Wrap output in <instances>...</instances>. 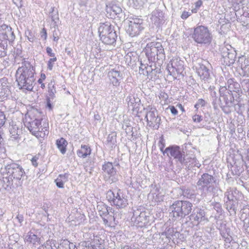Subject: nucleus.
<instances>
[{
    "label": "nucleus",
    "instance_id": "4468645a",
    "mask_svg": "<svg viewBox=\"0 0 249 249\" xmlns=\"http://www.w3.org/2000/svg\"><path fill=\"white\" fill-rule=\"evenodd\" d=\"M142 20L139 19H134L130 21L126 29V32L132 37L138 35L140 32L143 29L141 26Z\"/></svg>",
    "mask_w": 249,
    "mask_h": 249
},
{
    "label": "nucleus",
    "instance_id": "de8ad7c7",
    "mask_svg": "<svg viewBox=\"0 0 249 249\" xmlns=\"http://www.w3.org/2000/svg\"><path fill=\"white\" fill-rule=\"evenodd\" d=\"M57 60L56 57H54L52 58H50L48 62L47 65H48V69L51 71L53 69V62L56 61Z\"/></svg>",
    "mask_w": 249,
    "mask_h": 249
},
{
    "label": "nucleus",
    "instance_id": "49530a36",
    "mask_svg": "<svg viewBox=\"0 0 249 249\" xmlns=\"http://www.w3.org/2000/svg\"><path fill=\"white\" fill-rule=\"evenodd\" d=\"M206 104V102L204 100L202 99H199L198 100L197 103L195 105V107L197 109L200 107H204Z\"/></svg>",
    "mask_w": 249,
    "mask_h": 249
},
{
    "label": "nucleus",
    "instance_id": "79ce46f5",
    "mask_svg": "<svg viewBox=\"0 0 249 249\" xmlns=\"http://www.w3.org/2000/svg\"><path fill=\"white\" fill-rule=\"evenodd\" d=\"M227 209L229 212H233L236 213V207L234 204V201L232 202L230 201H226Z\"/></svg>",
    "mask_w": 249,
    "mask_h": 249
},
{
    "label": "nucleus",
    "instance_id": "09e8293b",
    "mask_svg": "<svg viewBox=\"0 0 249 249\" xmlns=\"http://www.w3.org/2000/svg\"><path fill=\"white\" fill-rule=\"evenodd\" d=\"M166 110H169L170 112L174 116L177 115L178 113L177 109L173 106H169L166 109Z\"/></svg>",
    "mask_w": 249,
    "mask_h": 249
},
{
    "label": "nucleus",
    "instance_id": "680f3d73",
    "mask_svg": "<svg viewBox=\"0 0 249 249\" xmlns=\"http://www.w3.org/2000/svg\"><path fill=\"white\" fill-rule=\"evenodd\" d=\"M102 217V219H103V220L104 221V223L107 226H111L112 223H111L109 221H108V220L107 218V217L106 216H104V217Z\"/></svg>",
    "mask_w": 249,
    "mask_h": 249
},
{
    "label": "nucleus",
    "instance_id": "864d4df0",
    "mask_svg": "<svg viewBox=\"0 0 249 249\" xmlns=\"http://www.w3.org/2000/svg\"><path fill=\"white\" fill-rule=\"evenodd\" d=\"M25 34L28 40L32 42H34V41L35 40V37L33 35L31 34V33L30 31H28V35H27V32H26Z\"/></svg>",
    "mask_w": 249,
    "mask_h": 249
},
{
    "label": "nucleus",
    "instance_id": "f704fd0d",
    "mask_svg": "<svg viewBox=\"0 0 249 249\" xmlns=\"http://www.w3.org/2000/svg\"><path fill=\"white\" fill-rule=\"evenodd\" d=\"M137 99H139L137 95L135 96L134 95L130 94L126 99L128 107L130 108L132 106H133V105H135V102H136Z\"/></svg>",
    "mask_w": 249,
    "mask_h": 249
},
{
    "label": "nucleus",
    "instance_id": "7ed1b4c3",
    "mask_svg": "<svg viewBox=\"0 0 249 249\" xmlns=\"http://www.w3.org/2000/svg\"><path fill=\"white\" fill-rule=\"evenodd\" d=\"M98 33L100 39L105 44L113 45L115 44L117 36L110 23H101Z\"/></svg>",
    "mask_w": 249,
    "mask_h": 249
},
{
    "label": "nucleus",
    "instance_id": "f257e3e1",
    "mask_svg": "<svg viewBox=\"0 0 249 249\" xmlns=\"http://www.w3.org/2000/svg\"><path fill=\"white\" fill-rule=\"evenodd\" d=\"M21 65L16 73V81L19 89L31 91L36 79L35 68L30 62L24 58L22 59Z\"/></svg>",
    "mask_w": 249,
    "mask_h": 249
},
{
    "label": "nucleus",
    "instance_id": "37998d69",
    "mask_svg": "<svg viewBox=\"0 0 249 249\" xmlns=\"http://www.w3.org/2000/svg\"><path fill=\"white\" fill-rule=\"evenodd\" d=\"M45 244L47 245L48 247H50L52 249H58L59 246H56V242L55 240H51V241H47Z\"/></svg>",
    "mask_w": 249,
    "mask_h": 249
},
{
    "label": "nucleus",
    "instance_id": "cd10ccee",
    "mask_svg": "<svg viewBox=\"0 0 249 249\" xmlns=\"http://www.w3.org/2000/svg\"><path fill=\"white\" fill-rule=\"evenodd\" d=\"M22 127V125H19ZM22 127L19 128L18 125H11L9 131L14 138L17 139L22 133Z\"/></svg>",
    "mask_w": 249,
    "mask_h": 249
},
{
    "label": "nucleus",
    "instance_id": "a19ab883",
    "mask_svg": "<svg viewBox=\"0 0 249 249\" xmlns=\"http://www.w3.org/2000/svg\"><path fill=\"white\" fill-rule=\"evenodd\" d=\"M9 83L6 77L0 79V89H9Z\"/></svg>",
    "mask_w": 249,
    "mask_h": 249
},
{
    "label": "nucleus",
    "instance_id": "3c124183",
    "mask_svg": "<svg viewBox=\"0 0 249 249\" xmlns=\"http://www.w3.org/2000/svg\"><path fill=\"white\" fill-rule=\"evenodd\" d=\"M147 75L153 73V69L152 68V66H148V65H143Z\"/></svg>",
    "mask_w": 249,
    "mask_h": 249
},
{
    "label": "nucleus",
    "instance_id": "4c0bfd02",
    "mask_svg": "<svg viewBox=\"0 0 249 249\" xmlns=\"http://www.w3.org/2000/svg\"><path fill=\"white\" fill-rule=\"evenodd\" d=\"M10 90L9 89H0V99L3 101L9 95Z\"/></svg>",
    "mask_w": 249,
    "mask_h": 249
},
{
    "label": "nucleus",
    "instance_id": "4d7b16f0",
    "mask_svg": "<svg viewBox=\"0 0 249 249\" xmlns=\"http://www.w3.org/2000/svg\"><path fill=\"white\" fill-rule=\"evenodd\" d=\"M41 36L42 38H44L45 40L46 39L47 37V34L46 30L44 28L42 29L41 32Z\"/></svg>",
    "mask_w": 249,
    "mask_h": 249
},
{
    "label": "nucleus",
    "instance_id": "bb28decb",
    "mask_svg": "<svg viewBox=\"0 0 249 249\" xmlns=\"http://www.w3.org/2000/svg\"><path fill=\"white\" fill-rule=\"evenodd\" d=\"M59 249H78L75 245L65 239L61 240L59 244Z\"/></svg>",
    "mask_w": 249,
    "mask_h": 249
},
{
    "label": "nucleus",
    "instance_id": "39448f33",
    "mask_svg": "<svg viewBox=\"0 0 249 249\" xmlns=\"http://www.w3.org/2000/svg\"><path fill=\"white\" fill-rule=\"evenodd\" d=\"M192 37L198 44H209L212 40V35L208 27L199 25L194 28Z\"/></svg>",
    "mask_w": 249,
    "mask_h": 249
},
{
    "label": "nucleus",
    "instance_id": "e433bc0d",
    "mask_svg": "<svg viewBox=\"0 0 249 249\" xmlns=\"http://www.w3.org/2000/svg\"><path fill=\"white\" fill-rule=\"evenodd\" d=\"M32 134L36 137L37 130H40L39 125H24Z\"/></svg>",
    "mask_w": 249,
    "mask_h": 249
},
{
    "label": "nucleus",
    "instance_id": "e2e57ef3",
    "mask_svg": "<svg viewBox=\"0 0 249 249\" xmlns=\"http://www.w3.org/2000/svg\"><path fill=\"white\" fill-rule=\"evenodd\" d=\"M106 217L108 220V221H109L112 224L113 222L115 221V217H114V216L112 215L111 214H110L109 213L108 214V215L106 216Z\"/></svg>",
    "mask_w": 249,
    "mask_h": 249
},
{
    "label": "nucleus",
    "instance_id": "338daca9",
    "mask_svg": "<svg viewBox=\"0 0 249 249\" xmlns=\"http://www.w3.org/2000/svg\"><path fill=\"white\" fill-rule=\"evenodd\" d=\"M101 119L100 116L99 114L94 115V120L95 121V124H98L100 123V120Z\"/></svg>",
    "mask_w": 249,
    "mask_h": 249
},
{
    "label": "nucleus",
    "instance_id": "f3484780",
    "mask_svg": "<svg viewBox=\"0 0 249 249\" xmlns=\"http://www.w3.org/2000/svg\"><path fill=\"white\" fill-rule=\"evenodd\" d=\"M0 32L3 40L6 41L9 40L11 42L14 41L15 35L11 27L6 24H3L0 26Z\"/></svg>",
    "mask_w": 249,
    "mask_h": 249
},
{
    "label": "nucleus",
    "instance_id": "603ef678",
    "mask_svg": "<svg viewBox=\"0 0 249 249\" xmlns=\"http://www.w3.org/2000/svg\"><path fill=\"white\" fill-rule=\"evenodd\" d=\"M202 120V117L198 115H195L193 116V120L195 123H199Z\"/></svg>",
    "mask_w": 249,
    "mask_h": 249
},
{
    "label": "nucleus",
    "instance_id": "774afa93",
    "mask_svg": "<svg viewBox=\"0 0 249 249\" xmlns=\"http://www.w3.org/2000/svg\"><path fill=\"white\" fill-rule=\"evenodd\" d=\"M37 249H52L50 247H48L47 245L45 244L42 245L40 246Z\"/></svg>",
    "mask_w": 249,
    "mask_h": 249
},
{
    "label": "nucleus",
    "instance_id": "052dcab7",
    "mask_svg": "<svg viewBox=\"0 0 249 249\" xmlns=\"http://www.w3.org/2000/svg\"><path fill=\"white\" fill-rule=\"evenodd\" d=\"M102 217V219H103V220L104 221V223L107 226H111L112 223H111L109 221H108V220L107 218V217L106 216H104V217Z\"/></svg>",
    "mask_w": 249,
    "mask_h": 249
},
{
    "label": "nucleus",
    "instance_id": "393cba45",
    "mask_svg": "<svg viewBox=\"0 0 249 249\" xmlns=\"http://www.w3.org/2000/svg\"><path fill=\"white\" fill-rule=\"evenodd\" d=\"M229 91L231 94L232 91H234L238 93L240 90V84L237 82H234L232 79H229L228 81Z\"/></svg>",
    "mask_w": 249,
    "mask_h": 249
},
{
    "label": "nucleus",
    "instance_id": "c756f323",
    "mask_svg": "<svg viewBox=\"0 0 249 249\" xmlns=\"http://www.w3.org/2000/svg\"><path fill=\"white\" fill-rule=\"evenodd\" d=\"M116 143V135H108L106 142V146L110 149H112L115 145Z\"/></svg>",
    "mask_w": 249,
    "mask_h": 249
},
{
    "label": "nucleus",
    "instance_id": "6ab92c4d",
    "mask_svg": "<svg viewBox=\"0 0 249 249\" xmlns=\"http://www.w3.org/2000/svg\"><path fill=\"white\" fill-rule=\"evenodd\" d=\"M147 109L148 110L146 116L147 121L151 122L152 124H160V119L158 116H156V108L151 106H148Z\"/></svg>",
    "mask_w": 249,
    "mask_h": 249
},
{
    "label": "nucleus",
    "instance_id": "a878e982",
    "mask_svg": "<svg viewBox=\"0 0 249 249\" xmlns=\"http://www.w3.org/2000/svg\"><path fill=\"white\" fill-rule=\"evenodd\" d=\"M56 144L58 149L63 154L66 151V146L68 144L67 142L63 138H61L56 141Z\"/></svg>",
    "mask_w": 249,
    "mask_h": 249
},
{
    "label": "nucleus",
    "instance_id": "c03bdc74",
    "mask_svg": "<svg viewBox=\"0 0 249 249\" xmlns=\"http://www.w3.org/2000/svg\"><path fill=\"white\" fill-rule=\"evenodd\" d=\"M50 17L51 18L52 21L54 24H56L59 19L58 15L57 12L56 13L53 12V11L50 13Z\"/></svg>",
    "mask_w": 249,
    "mask_h": 249
},
{
    "label": "nucleus",
    "instance_id": "69168bd1",
    "mask_svg": "<svg viewBox=\"0 0 249 249\" xmlns=\"http://www.w3.org/2000/svg\"><path fill=\"white\" fill-rule=\"evenodd\" d=\"M249 19V18H246L244 20H242L241 21L242 24L244 26H249V22H248V20Z\"/></svg>",
    "mask_w": 249,
    "mask_h": 249
},
{
    "label": "nucleus",
    "instance_id": "5fc2aeb1",
    "mask_svg": "<svg viewBox=\"0 0 249 249\" xmlns=\"http://www.w3.org/2000/svg\"><path fill=\"white\" fill-rule=\"evenodd\" d=\"M5 120V116L4 113L0 111V124H4Z\"/></svg>",
    "mask_w": 249,
    "mask_h": 249
},
{
    "label": "nucleus",
    "instance_id": "aec40b11",
    "mask_svg": "<svg viewBox=\"0 0 249 249\" xmlns=\"http://www.w3.org/2000/svg\"><path fill=\"white\" fill-rule=\"evenodd\" d=\"M106 6L107 13L113 12L116 15H118V17L124 18V14L122 13V9L119 4L111 2L107 4Z\"/></svg>",
    "mask_w": 249,
    "mask_h": 249
},
{
    "label": "nucleus",
    "instance_id": "4be33fe9",
    "mask_svg": "<svg viewBox=\"0 0 249 249\" xmlns=\"http://www.w3.org/2000/svg\"><path fill=\"white\" fill-rule=\"evenodd\" d=\"M69 175L68 173L60 174L57 178L55 179V182L57 187L59 188H63L64 184L68 181Z\"/></svg>",
    "mask_w": 249,
    "mask_h": 249
},
{
    "label": "nucleus",
    "instance_id": "bf43d9fd",
    "mask_svg": "<svg viewBox=\"0 0 249 249\" xmlns=\"http://www.w3.org/2000/svg\"><path fill=\"white\" fill-rule=\"evenodd\" d=\"M37 160L38 158L36 156L34 157L31 160L32 163L35 167H36L38 165V163L37 162Z\"/></svg>",
    "mask_w": 249,
    "mask_h": 249
},
{
    "label": "nucleus",
    "instance_id": "0e129e2a",
    "mask_svg": "<svg viewBox=\"0 0 249 249\" xmlns=\"http://www.w3.org/2000/svg\"><path fill=\"white\" fill-rule=\"evenodd\" d=\"M16 218L19 223H21L24 220V217L22 214H18Z\"/></svg>",
    "mask_w": 249,
    "mask_h": 249
},
{
    "label": "nucleus",
    "instance_id": "2f4dec72",
    "mask_svg": "<svg viewBox=\"0 0 249 249\" xmlns=\"http://www.w3.org/2000/svg\"><path fill=\"white\" fill-rule=\"evenodd\" d=\"M145 0H129L130 5L136 9L140 8L144 4Z\"/></svg>",
    "mask_w": 249,
    "mask_h": 249
},
{
    "label": "nucleus",
    "instance_id": "0eeeda50",
    "mask_svg": "<svg viewBox=\"0 0 249 249\" xmlns=\"http://www.w3.org/2000/svg\"><path fill=\"white\" fill-rule=\"evenodd\" d=\"M221 63L225 66H231L234 63L236 52L231 45L226 44L219 48Z\"/></svg>",
    "mask_w": 249,
    "mask_h": 249
},
{
    "label": "nucleus",
    "instance_id": "58836bf2",
    "mask_svg": "<svg viewBox=\"0 0 249 249\" xmlns=\"http://www.w3.org/2000/svg\"><path fill=\"white\" fill-rule=\"evenodd\" d=\"M55 99H51L50 98H46V107L49 109V111H52L53 109L54 106V102Z\"/></svg>",
    "mask_w": 249,
    "mask_h": 249
},
{
    "label": "nucleus",
    "instance_id": "ea45409f",
    "mask_svg": "<svg viewBox=\"0 0 249 249\" xmlns=\"http://www.w3.org/2000/svg\"><path fill=\"white\" fill-rule=\"evenodd\" d=\"M225 196L227 197V201L230 202H232L234 201V196H233V191L231 189L228 190L225 193Z\"/></svg>",
    "mask_w": 249,
    "mask_h": 249
},
{
    "label": "nucleus",
    "instance_id": "412c9836",
    "mask_svg": "<svg viewBox=\"0 0 249 249\" xmlns=\"http://www.w3.org/2000/svg\"><path fill=\"white\" fill-rule=\"evenodd\" d=\"M119 165L118 163H116L115 165H113L112 162H107L105 163L103 165L102 169L104 172L107 174L109 177H114L116 174V169L115 168V166Z\"/></svg>",
    "mask_w": 249,
    "mask_h": 249
},
{
    "label": "nucleus",
    "instance_id": "9b49d317",
    "mask_svg": "<svg viewBox=\"0 0 249 249\" xmlns=\"http://www.w3.org/2000/svg\"><path fill=\"white\" fill-rule=\"evenodd\" d=\"M166 154L169 157L170 155L181 164H187L190 161L185 158L184 152L178 146H171L167 147L163 152V155Z\"/></svg>",
    "mask_w": 249,
    "mask_h": 249
},
{
    "label": "nucleus",
    "instance_id": "7c9ffc66",
    "mask_svg": "<svg viewBox=\"0 0 249 249\" xmlns=\"http://www.w3.org/2000/svg\"><path fill=\"white\" fill-rule=\"evenodd\" d=\"M176 233L178 234L173 228H169L166 229L165 231L161 233V236H165L167 238L171 239L172 237L176 236Z\"/></svg>",
    "mask_w": 249,
    "mask_h": 249
},
{
    "label": "nucleus",
    "instance_id": "5701e85b",
    "mask_svg": "<svg viewBox=\"0 0 249 249\" xmlns=\"http://www.w3.org/2000/svg\"><path fill=\"white\" fill-rule=\"evenodd\" d=\"M25 240L35 245L40 244V238L38 237L36 235L31 231H29L27 233L25 237Z\"/></svg>",
    "mask_w": 249,
    "mask_h": 249
},
{
    "label": "nucleus",
    "instance_id": "f8f14e48",
    "mask_svg": "<svg viewBox=\"0 0 249 249\" xmlns=\"http://www.w3.org/2000/svg\"><path fill=\"white\" fill-rule=\"evenodd\" d=\"M5 171L8 175V179L12 180L13 179L20 180L25 174L22 167L16 163L7 165L5 166Z\"/></svg>",
    "mask_w": 249,
    "mask_h": 249
},
{
    "label": "nucleus",
    "instance_id": "b1692460",
    "mask_svg": "<svg viewBox=\"0 0 249 249\" xmlns=\"http://www.w3.org/2000/svg\"><path fill=\"white\" fill-rule=\"evenodd\" d=\"M91 154L90 148L87 145H82L81 148L77 152L78 157L85 158Z\"/></svg>",
    "mask_w": 249,
    "mask_h": 249
},
{
    "label": "nucleus",
    "instance_id": "c9c22d12",
    "mask_svg": "<svg viewBox=\"0 0 249 249\" xmlns=\"http://www.w3.org/2000/svg\"><path fill=\"white\" fill-rule=\"evenodd\" d=\"M40 130H37L36 137L44 138L45 136L47 135L49 133L47 127H42V125L39 126Z\"/></svg>",
    "mask_w": 249,
    "mask_h": 249
},
{
    "label": "nucleus",
    "instance_id": "f03ea898",
    "mask_svg": "<svg viewBox=\"0 0 249 249\" xmlns=\"http://www.w3.org/2000/svg\"><path fill=\"white\" fill-rule=\"evenodd\" d=\"M144 52L149 61L155 62L165 58L164 49L160 42H151L147 44Z\"/></svg>",
    "mask_w": 249,
    "mask_h": 249
},
{
    "label": "nucleus",
    "instance_id": "a211bd4d",
    "mask_svg": "<svg viewBox=\"0 0 249 249\" xmlns=\"http://www.w3.org/2000/svg\"><path fill=\"white\" fill-rule=\"evenodd\" d=\"M238 63L243 71V76L249 77V57L241 55L238 58Z\"/></svg>",
    "mask_w": 249,
    "mask_h": 249
},
{
    "label": "nucleus",
    "instance_id": "6e6d98bb",
    "mask_svg": "<svg viewBox=\"0 0 249 249\" xmlns=\"http://www.w3.org/2000/svg\"><path fill=\"white\" fill-rule=\"evenodd\" d=\"M46 52L48 53V55H49L50 56L53 57H55V54L54 53H53V50L51 48L47 47L46 48Z\"/></svg>",
    "mask_w": 249,
    "mask_h": 249
},
{
    "label": "nucleus",
    "instance_id": "9d476101",
    "mask_svg": "<svg viewBox=\"0 0 249 249\" xmlns=\"http://www.w3.org/2000/svg\"><path fill=\"white\" fill-rule=\"evenodd\" d=\"M210 65L208 61L199 59L194 64L193 68L201 79L208 81L211 75V71L209 69Z\"/></svg>",
    "mask_w": 249,
    "mask_h": 249
},
{
    "label": "nucleus",
    "instance_id": "423d86ee",
    "mask_svg": "<svg viewBox=\"0 0 249 249\" xmlns=\"http://www.w3.org/2000/svg\"><path fill=\"white\" fill-rule=\"evenodd\" d=\"M224 90L226 91V89L224 87L221 88L219 89L220 97L219 101V105L222 111L227 114H230L234 110V97L232 94L229 91H226L223 93Z\"/></svg>",
    "mask_w": 249,
    "mask_h": 249
},
{
    "label": "nucleus",
    "instance_id": "20e7f679",
    "mask_svg": "<svg viewBox=\"0 0 249 249\" xmlns=\"http://www.w3.org/2000/svg\"><path fill=\"white\" fill-rule=\"evenodd\" d=\"M193 204L188 201H176L170 207L174 217L184 218L188 215L192 210Z\"/></svg>",
    "mask_w": 249,
    "mask_h": 249
},
{
    "label": "nucleus",
    "instance_id": "a18cd8bd",
    "mask_svg": "<svg viewBox=\"0 0 249 249\" xmlns=\"http://www.w3.org/2000/svg\"><path fill=\"white\" fill-rule=\"evenodd\" d=\"M141 103V100L140 99H137L136 102H135V105H133V106H132L131 107V110L133 111H135L136 112H138V111L140 110Z\"/></svg>",
    "mask_w": 249,
    "mask_h": 249
},
{
    "label": "nucleus",
    "instance_id": "ddd939ff",
    "mask_svg": "<svg viewBox=\"0 0 249 249\" xmlns=\"http://www.w3.org/2000/svg\"><path fill=\"white\" fill-rule=\"evenodd\" d=\"M189 217L191 220L196 223L197 224L203 222L208 221L205 209L198 207H196L194 208Z\"/></svg>",
    "mask_w": 249,
    "mask_h": 249
},
{
    "label": "nucleus",
    "instance_id": "dca6fc26",
    "mask_svg": "<svg viewBox=\"0 0 249 249\" xmlns=\"http://www.w3.org/2000/svg\"><path fill=\"white\" fill-rule=\"evenodd\" d=\"M131 220L136 225H138L140 227L145 226L148 222V217L146 215V213L142 212H135L131 218Z\"/></svg>",
    "mask_w": 249,
    "mask_h": 249
},
{
    "label": "nucleus",
    "instance_id": "13d9d810",
    "mask_svg": "<svg viewBox=\"0 0 249 249\" xmlns=\"http://www.w3.org/2000/svg\"><path fill=\"white\" fill-rule=\"evenodd\" d=\"M190 15L191 14L190 13L186 11H184L181 16V18L183 19H185L187 18H188Z\"/></svg>",
    "mask_w": 249,
    "mask_h": 249
},
{
    "label": "nucleus",
    "instance_id": "c85d7f7f",
    "mask_svg": "<svg viewBox=\"0 0 249 249\" xmlns=\"http://www.w3.org/2000/svg\"><path fill=\"white\" fill-rule=\"evenodd\" d=\"M97 209L99 211V214L101 217L106 216L110 213H113L111 211V209H108L107 206L105 204L98 205Z\"/></svg>",
    "mask_w": 249,
    "mask_h": 249
},
{
    "label": "nucleus",
    "instance_id": "473e14b6",
    "mask_svg": "<svg viewBox=\"0 0 249 249\" xmlns=\"http://www.w3.org/2000/svg\"><path fill=\"white\" fill-rule=\"evenodd\" d=\"M234 110L238 114H242L243 112L245 110V107L244 104H241L239 102L236 103L234 102Z\"/></svg>",
    "mask_w": 249,
    "mask_h": 249
},
{
    "label": "nucleus",
    "instance_id": "1a4fd4ad",
    "mask_svg": "<svg viewBox=\"0 0 249 249\" xmlns=\"http://www.w3.org/2000/svg\"><path fill=\"white\" fill-rule=\"evenodd\" d=\"M107 198L118 208H125L127 205V199L120 190H109L107 193Z\"/></svg>",
    "mask_w": 249,
    "mask_h": 249
},
{
    "label": "nucleus",
    "instance_id": "72a5a7b5",
    "mask_svg": "<svg viewBox=\"0 0 249 249\" xmlns=\"http://www.w3.org/2000/svg\"><path fill=\"white\" fill-rule=\"evenodd\" d=\"M56 92L55 89L54 85L52 83L48 85V96L47 98H50L51 99H55V93Z\"/></svg>",
    "mask_w": 249,
    "mask_h": 249
},
{
    "label": "nucleus",
    "instance_id": "2eb2a0df",
    "mask_svg": "<svg viewBox=\"0 0 249 249\" xmlns=\"http://www.w3.org/2000/svg\"><path fill=\"white\" fill-rule=\"evenodd\" d=\"M119 67L111 69L108 72V77L110 83L114 86L120 85L121 81L123 78V73L119 70Z\"/></svg>",
    "mask_w": 249,
    "mask_h": 249
},
{
    "label": "nucleus",
    "instance_id": "6e6552de",
    "mask_svg": "<svg viewBox=\"0 0 249 249\" xmlns=\"http://www.w3.org/2000/svg\"><path fill=\"white\" fill-rule=\"evenodd\" d=\"M215 182L214 178L208 173L203 174L199 178L196 186L198 189L204 193H211L214 189L213 184Z\"/></svg>",
    "mask_w": 249,
    "mask_h": 249
},
{
    "label": "nucleus",
    "instance_id": "8fccbe9b",
    "mask_svg": "<svg viewBox=\"0 0 249 249\" xmlns=\"http://www.w3.org/2000/svg\"><path fill=\"white\" fill-rule=\"evenodd\" d=\"M158 146L160 147V149H164V147L165 146V140L163 136H160V138Z\"/></svg>",
    "mask_w": 249,
    "mask_h": 249
}]
</instances>
